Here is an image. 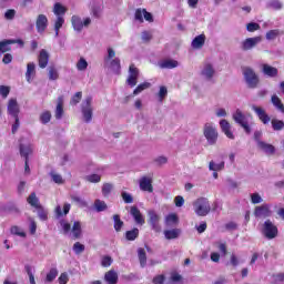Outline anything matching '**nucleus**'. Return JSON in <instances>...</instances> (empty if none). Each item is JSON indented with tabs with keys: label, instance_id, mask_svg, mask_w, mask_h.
Here are the masks:
<instances>
[{
	"label": "nucleus",
	"instance_id": "f257e3e1",
	"mask_svg": "<svg viewBox=\"0 0 284 284\" xmlns=\"http://www.w3.org/2000/svg\"><path fill=\"white\" fill-rule=\"evenodd\" d=\"M243 77L247 84V88L251 90H256L258 88V83H261V79L258 78V74L254 71V69L246 67L243 69Z\"/></svg>",
	"mask_w": 284,
	"mask_h": 284
},
{
	"label": "nucleus",
	"instance_id": "f03ea898",
	"mask_svg": "<svg viewBox=\"0 0 284 284\" xmlns=\"http://www.w3.org/2000/svg\"><path fill=\"white\" fill-rule=\"evenodd\" d=\"M262 234L264 239L272 241L278 236V226H276L271 220H266L262 225Z\"/></svg>",
	"mask_w": 284,
	"mask_h": 284
},
{
	"label": "nucleus",
	"instance_id": "7ed1b4c3",
	"mask_svg": "<svg viewBox=\"0 0 284 284\" xmlns=\"http://www.w3.org/2000/svg\"><path fill=\"white\" fill-rule=\"evenodd\" d=\"M203 135L205 136L209 145H216L219 141V131L212 123H205L203 129Z\"/></svg>",
	"mask_w": 284,
	"mask_h": 284
},
{
	"label": "nucleus",
	"instance_id": "20e7f679",
	"mask_svg": "<svg viewBox=\"0 0 284 284\" xmlns=\"http://www.w3.org/2000/svg\"><path fill=\"white\" fill-rule=\"evenodd\" d=\"M194 210L197 216H207L210 214V201L205 197H200L194 202Z\"/></svg>",
	"mask_w": 284,
	"mask_h": 284
},
{
	"label": "nucleus",
	"instance_id": "39448f33",
	"mask_svg": "<svg viewBox=\"0 0 284 284\" xmlns=\"http://www.w3.org/2000/svg\"><path fill=\"white\" fill-rule=\"evenodd\" d=\"M233 120L235 121V123H237V125H241V128H243L246 134H252V126H250V122H247V116L243 114V111L237 109L233 113Z\"/></svg>",
	"mask_w": 284,
	"mask_h": 284
},
{
	"label": "nucleus",
	"instance_id": "423d86ee",
	"mask_svg": "<svg viewBox=\"0 0 284 284\" xmlns=\"http://www.w3.org/2000/svg\"><path fill=\"white\" fill-rule=\"evenodd\" d=\"M253 214L255 219H270L272 216V205L264 203L255 206Z\"/></svg>",
	"mask_w": 284,
	"mask_h": 284
},
{
	"label": "nucleus",
	"instance_id": "0eeeda50",
	"mask_svg": "<svg viewBox=\"0 0 284 284\" xmlns=\"http://www.w3.org/2000/svg\"><path fill=\"white\" fill-rule=\"evenodd\" d=\"M81 111L85 123L92 121V97H87L81 104Z\"/></svg>",
	"mask_w": 284,
	"mask_h": 284
},
{
	"label": "nucleus",
	"instance_id": "6e6552de",
	"mask_svg": "<svg viewBox=\"0 0 284 284\" xmlns=\"http://www.w3.org/2000/svg\"><path fill=\"white\" fill-rule=\"evenodd\" d=\"M148 216V223L151 225V230H154L159 234L161 232V216L156 214V211L154 210H150Z\"/></svg>",
	"mask_w": 284,
	"mask_h": 284
},
{
	"label": "nucleus",
	"instance_id": "1a4fd4ad",
	"mask_svg": "<svg viewBox=\"0 0 284 284\" xmlns=\"http://www.w3.org/2000/svg\"><path fill=\"white\" fill-rule=\"evenodd\" d=\"M139 68L134 64H130L129 77L126 79V84L130 85V88L136 87V83H139Z\"/></svg>",
	"mask_w": 284,
	"mask_h": 284
},
{
	"label": "nucleus",
	"instance_id": "9d476101",
	"mask_svg": "<svg viewBox=\"0 0 284 284\" xmlns=\"http://www.w3.org/2000/svg\"><path fill=\"white\" fill-rule=\"evenodd\" d=\"M261 41H263V37L261 36L247 38L242 42V50L244 52H247L248 50L256 48V44L261 43Z\"/></svg>",
	"mask_w": 284,
	"mask_h": 284
},
{
	"label": "nucleus",
	"instance_id": "9b49d317",
	"mask_svg": "<svg viewBox=\"0 0 284 284\" xmlns=\"http://www.w3.org/2000/svg\"><path fill=\"white\" fill-rule=\"evenodd\" d=\"M37 32L43 34V31L48 29V17L45 14H39L36 20Z\"/></svg>",
	"mask_w": 284,
	"mask_h": 284
},
{
	"label": "nucleus",
	"instance_id": "f8f14e48",
	"mask_svg": "<svg viewBox=\"0 0 284 284\" xmlns=\"http://www.w3.org/2000/svg\"><path fill=\"white\" fill-rule=\"evenodd\" d=\"M50 61V53L45 49L40 50V53L38 55V65L42 70H45L48 68V63Z\"/></svg>",
	"mask_w": 284,
	"mask_h": 284
},
{
	"label": "nucleus",
	"instance_id": "ddd939ff",
	"mask_svg": "<svg viewBox=\"0 0 284 284\" xmlns=\"http://www.w3.org/2000/svg\"><path fill=\"white\" fill-rule=\"evenodd\" d=\"M140 190H142V192L149 193L154 192V186L152 185V178L142 176L140 179Z\"/></svg>",
	"mask_w": 284,
	"mask_h": 284
},
{
	"label": "nucleus",
	"instance_id": "4468645a",
	"mask_svg": "<svg viewBox=\"0 0 284 284\" xmlns=\"http://www.w3.org/2000/svg\"><path fill=\"white\" fill-rule=\"evenodd\" d=\"M252 110L255 112V114L257 115L260 121H262V123H264V125H267V123H270L271 119H270V115H267V113L265 112V109H263L261 106L253 105Z\"/></svg>",
	"mask_w": 284,
	"mask_h": 284
},
{
	"label": "nucleus",
	"instance_id": "2eb2a0df",
	"mask_svg": "<svg viewBox=\"0 0 284 284\" xmlns=\"http://www.w3.org/2000/svg\"><path fill=\"white\" fill-rule=\"evenodd\" d=\"M130 214L131 216H133L138 225H145V217H143V214L141 213V210H139V207L131 206Z\"/></svg>",
	"mask_w": 284,
	"mask_h": 284
},
{
	"label": "nucleus",
	"instance_id": "dca6fc26",
	"mask_svg": "<svg viewBox=\"0 0 284 284\" xmlns=\"http://www.w3.org/2000/svg\"><path fill=\"white\" fill-rule=\"evenodd\" d=\"M220 128L227 139L234 140V133H232V125L227 120L220 121Z\"/></svg>",
	"mask_w": 284,
	"mask_h": 284
},
{
	"label": "nucleus",
	"instance_id": "f3484780",
	"mask_svg": "<svg viewBox=\"0 0 284 284\" xmlns=\"http://www.w3.org/2000/svg\"><path fill=\"white\" fill-rule=\"evenodd\" d=\"M8 113L13 116V119H17V116H19V103H17L16 99L9 100Z\"/></svg>",
	"mask_w": 284,
	"mask_h": 284
},
{
	"label": "nucleus",
	"instance_id": "a211bd4d",
	"mask_svg": "<svg viewBox=\"0 0 284 284\" xmlns=\"http://www.w3.org/2000/svg\"><path fill=\"white\" fill-rule=\"evenodd\" d=\"M20 156L24 159V161H30V154H32V144H20Z\"/></svg>",
	"mask_w": 284,
	"mask_h": 284
},
{
	"label": "nucleus",
	"instance_id": "6ab92c4d",
	"mask_svg": "<svg viewBox=\"0 0 284 284\" xmlns=\"http://www.w3.org/2000/svg\"><path fill=\"white\" fill-rule=\"evenodd\" d=\"M33 77H37V65L34 62H29L27 64V72H26V79L28 83L32 82Z\"/></svg>",
	"mask_w": 284,
	"mask_h": 284
},
{
	"label": "nucleus",
	"instance_id": "aec40b11",
	"mask_svg": "<svg viewBox=\"0 0 284 284\" xmlns=\"http://www.w3.org/2000/svg\"><path fill=\"white\" fill-rule=\"evenodd\" d=\"M164 225L166 227H174L179 225V215H176V213H170L166 215L164 219Z\"/></svg>",
	"mask_w": 284,
	"mask_h": 284
},
{
	"label": "nucleus",
	"instance_id": "412c9836",
	"mask_svg": "<svg viewBox=\"0 0 284 284\" xmlns=\"http://www.w3.org/2000/svg\"><path fill=\"white\" fill-rule=\"evenodd\" d=\"M192 48L194 50H201V48H203V45H205V34H200L197 37H195L191 43Z\"/></svg>",
	"mask_w": 284,
	"mask_h": 284
},
{
	"label": "nucleus",
	"instance_id": "4be33fe9",
	"mask_svg": "<svg viewBox=\"0 0 284 284\" xmlns=\"http://www.w3.org/2000/svg\"><path fill=\"white\" fill-rule=\"evenodd\" d=\"M104 281L108 282V284H118L119 283V274L116 271H108L104 275Z\"/></svg>",
	"mask_w": 284,
	"mask_h": 284
},
{
	"label": "nucleus",
	"instance_id": "5701e85b",
	"mask_svg": "<svg viewBox=\"0 0 284 284\" xmlns=\"http://www.w3.org/2000/svg\"><path fill=\"white\" fill-rule=\"evenodd\" d=\"M63 95H60L58 98V104H57V108H55V119L59 121L61 119H63Z\"/></svg>",
	"mask_w": 284,
	"mask_h": 284
},
{
	"label": "nucleus",
	"instance_id": "b1692460",
	"mask_svg": "<svg viewBox=\"0 0 284 284\" xmlns=\"http://www.w3.org/2000/svg\"><path fill=\"white\" fill-rule=\"evenodd\" d=\"M257 148H260V150L265 152V154H274L276 152V148H274V145L265 143L263 141H258Z\"/></svg>",
	"mask_w": 284,
	"mask_h": 284
},
{
	"label": "nucleus",
	"instance_id": "393cba45",
	"mask_svg": "<svg viewBox=\"0 0 284 284\" xmlns=\"http://www.w3.org/2000/svg\"><path fill=\"white\" fill-rule=\"evenodd\" d=\"M12 43H17L14 40H3L0 41V54H6V52H10L12 50Z\"/></svg>",
	"mask_w": 284,
	"mask_h": 284
},
{
	"label": "nucleus",
	"instance_id": "a878e982",
	"mask_svg": "<svg viewBox=\"0 0 284 284\" xmlns=\"http://www.w3.org/2000/svg\"><path fill=\"white\" fill-rule=\"evenodd\" d=\"M164 236L168 241H172V240L179 239V236H181V231H180V229L165 230Z\"/></svg>",
	"mask_w": 284,
	"mask_h": 284
},
{
	"label": "nucleus",
	"instance_id": "bb28decb",
	"mask_svg": "<svg viewBox=\"0 0 284 284\" xmlns=\"http://www.w3.org/2000/svg\"><path fill=\"white\" fill-rule=\"evenodd\" d=\"M271 103L274 105V108H276V110H278V112H282V114H284V104L283 101H281V98H278V95H272Z\"/></svg>",
	"mask_w": 284,
	"mask_h": 284
},
{
	"label": "nucleus",
	"instance_id": "cd10ccee",
	"mask_svg": "<svg viewBox=\"0 0 284 284\" xmlns=\"http://www.w3.org/2000/svg\"><path fill=\"white\" fill-rule=\"evenodd\" d=\"M263 73L266 74V77H278V69L270 64H263Z\"/></svg>",
	"mask_w": 284,
	"mask_h": 284
},
{
	"label": "nucleus",
	"instance_id": "c85d7f7f",
	"mask_svg": "<svg viewBox=\"0 0 284 284\" xmlns=\"http://www.w3.org/2000/svg\"><path fill=\"white\" fill-rule=\"evenodd\" d=\"M138 258L140 261L141 267H145V265H148V254L145 253V248H138Z\"/></svg>",
	"mask_w": 284,
	"mask_h": 284
},
{
	"label": "nucleus",
	"instance_id": "c756f323",
	"mask_svg": "<svg viewBox=\"0 0 284 284\" xmlns=\"http://www.w3.org/2000/svg\"><path fill=\"white\" fill-rule=\"evenodd\" d=\"M266 8L268 10H275V11L283 10V3L281 0H270L266 3Z\"/></svg>",
	"mask_w": 284,
	"mask_h": 284
},
{
	"label": "nucleus",
	"instance_id": "7c9ffc66",
	"mask_svg": "<svg viewBox=\"0 0 284 284\" xmlns=\"http://www.w3.org/2000/svg\"><path fill=\"white\" fill-rule=\"evenodd\" d=\"M27 203H29V205H31V207H41V203H39V197H37V193L32 192L28 199H27Z\"/></svg>",
	"mask_w": 284,
	"mask_h": 284
},
{
	"label": "nucleus",
	"instance_id": "2f4dec72",
	"mask_svg": "<svg viewBox=\"0 0 284 284\" xmlns=\"http://www.w3.org/2000/svg\"><path fill=\"white\" fill-rule=\"evenodd\" d=\"M71 23L78 32H81L83 30V21L78 16H72Z\"/></svg>",
	"mask_w": 284,
	"mask_h": 284
},
{
	"label": "nucleus",
	"instance_id": "473e14b6",
	"mask_svg": "<svg viewBox=\"0 0 284 284\" xmlns=\"http://www.w3.org/2000/svg\"><path fill=\"white\" fill-rule=\"evenodd\" d=\"M139 229L134 227L131 231H126L125 232V240L126 241H136V239H139Z\"/></svg>",
	"mask_w": 284,
	"mask_h": 284
},
{
	"label": "nucleus",
	"instance_id": "72a5a7b5",
	"mask_svg": "<svg viewBox=\"0 0 284 284\" xmlns=\"http://www.w3.org/2000/svg\"><path fill=\"white\" fill-rule=\"evenodd\" d=\"M57 276H59V270H57V267H52L47 273L44 281H45V283H52L54 281V278H57Z\"/></svg>",
	"mask_w": 284,
	"mask_h": 284
},
{
	"label": "nucleus",
	"instance_id": "f704fd0d",
	"mask_svg": "<svg viewBox=\"0 0 284 284\" xmlns=\"http://www.w3.org/2000/svg\"><path fill=\"white\" fill-rule=\"evenodd\" d=\"M152 88V83L150 82H143L140 83L134 90H133V97H136V94H141L144 90H148Z\"/></svg>",
	"mask_w": 284,
	"mask_h": 284
},
{
	"label": "nucleus",
	"instance_id": "c9c22d12",
	"mask_svg": "<svg viewBox=\"0 0 284 284\" xmlns=\"http://www.w3.org/2000/svg\"><path fill=\"white\" fill-rule=\"evenodd\" d=\"M202 75L206 77V79H212V77H214V67L210 63L205 64L202 70Z\"/></svg>",
	"mask_w": 284,
	"mask_h": 284
},
{
	"label": "nucleus",
	"instance_id": "e433bc0d",
	"mask_svg": "<svg viewBox=\"0 0 284 284\" xmlns=\"http://www.w3.org/2000/svg\"><path fill=\"white\" fill-rule=\"evenodd\" d=\"M271 125L274 130V132H281V130H284V121L278 119H273L271 121Z\"/></svg>",
	"mask_w": 284,
	"mask_h": 284
},
{
	"label": "nucleus",
	"instance_id": "4c0bfd02",
	"mask_svg": "<svg viewBox=\"0 0 284 284\" xmlns=\"http://www.w3.org/2000/svg\"><path fill=\"white\" fill-rule=\"evenodd\" d=\"M161 68H166L168 70H172L174 68H179V61H176V60H164L161 63Z\"/></svg>",
	"mask_w": 284,
	"mask_h": 284
},
{
	"label": "nucleus",
	"instance_id": "58836bf2",
	"mask_svg": "<svg viewBox=\"0 0 284 284\" xmlns=\"http://www.w3.org/2000/svg\"><path fill=\"white\" fill-rule=\"evenodd\" d=\"M82 99H83V92L81 91L75 92L70 100V105H79Z\"/></svg>",
	"mask_w": 284,
	"mask_h": 284
},
{
	"label": "nucleus",
	"instance_id": "ea45409f",
	"mask_svg": "<svg viewBox=\"0 0 284 284\" xmlns=\"http://www.w3.org/2000/svg\"><path fill=\"white\" fill-rule=\"evenodd\" d=\"M72 234H73V239H79L81 236V234H82L81 222L77 221L73 223Z\"/></svg>",
	"mask_w": 284,
	"mask_h": 284
},
{
	"label": "nucleus",
	"instance_id": "a19ab883",
	"mask_svg": "<svg viewBox=\"0 0 284 284\" xmlns=\"http://www.w3.org/2000/svg\"><path fill=\"white\" fill-rule=\"evenodd\" d=\"M113 221H114L115 232H121V230L123 229V221L121 220V215L114 214L113 215Z\"/></svg>",
	"mask_w": 284,
	"mask_h": 284
},
{
	"label": "nucleus",
	"instance_id": "79ce46f5",
	"mask_svg": "<svg viewBox=\"0 0 284 284\" xmlns=\"http://www.w3.org/2000/svg\"><path fill=\"white\" fill-rule=\"evenodd\" d=\"M40 121L43 125H47V123H50L52 121V112L44 111L40 114Z\"/></svg>",
	"mask_w": 284,
	"mask_h": 284
},
{
	"label": "nucleus",
	"instance_id": "37998d69",
	"mask_svg": "<svg viewBox=\"0 0 284 284\" xmlns=\"http://www.w3.org/2000/svg\"><path fill=\"white\" fill-rule=\"evenodd\" d=\"M65 23V19L63 17L58 16L55 23H54V30H55V37H59V30L63 28V24Z\"/></svg>",
	"mask_w": 284,
	"mask_h": 284
},
{
	"label": "nucleus",
	"instance_id": "c03bdc74",
	"mask_svg": "<svg viewBox=\"0 0 284 284\" xmlns=\"http://www.w3.org/2000/svg\"><path fill=\"white\" fill-rule=\"evenodd\" d=\"M110 68L113 69L118 74L121 72V59L115 58L110 61Z\"/></svg>",
	"mask_w": 284,
	"mask_h": 284
},
{
	"label": "nucleus",
	"instance_id": "a18cd8bd",
	"mask_svg": "<svg viewBox=\"0 0 284 284\" xmlns=\"http://www.w3.org/2000/svg\"><path fill=\"white\" fill-rule=\"evenodd\" d=\"M68 11V9H65V7H63L61 3H55L54 8H53V12L54 14H57V17H61V14H65V12Z\"/></svg>",
	"mask_w": 284,
	"mask_h": 284
},
{
	"label": "nucleus",
	"instance_id": "49530a36",
	"mask_svg": "<svg viewBox=\"0 0 284 284\" xmlns=\"http://www.w3.org/2000/svg\"><path fill=\"white\" fill-rule=\"evenodd\" d=\"M94 207H95L97 212H105V210H108V204H105V202H103L101 200H95Z\"/></svg>",
	"mask_w": 284,
	"mask_h": 284
},
{
	"label": "nucleus",
	"instance_id": "de8ad7c7",
	"mask_svg": "<svg viewBox=\"0 0 284 284\" xmlns=\"http://www.w3.org/2000/svg\"><path fill=\"white\" fill-rule=\"evenodd\" d=\"M10 233L14 236H21L22 239H26V232L21 231V229L17 225L11 226Z\"/></svg>",
	"mask_w": 284,
	"mask_h": 284
},
{
	"label": "nucleus",
	"instance_id": "09e8293b",
	"mask_svg": "<svg viewBox=\"0 0 284 284\" xmlns=\"http://www.w3.org/2000/svg\"><path fill=\"white\" fill-rule=\"evenodd\" d=\"M77 70L80 72H83V70H88V61L85 58H80V60L77 63Z\"/></svg>",
	"mask_w": 284,
	"mask_h": 284
},
{
	"label": "nucleus",
	"instance_id": "8fccbe9b",
	"mask_svg": "<svg viewBox=\"0 0 284 284\" xmlns=\"http://www.w3.org/2000/svg\"><path fill=\"white\" fill-rule=\"evenodd\" d=\"M36 210H38V216L40 221H48V211H45L42 205H40V207H37Z\"/></svg>",
	"mask_w": 284,
	"mask_h": 284
},
{
	"label": "nucleus",
	"instance_id": "3c124183",
	"mask_svg": "<svg viewBox=\"0 0 284 284\" xmlns=\"http://www.w3.org/2000/svg\"><path fill=\"white\" fill-rule=\"evenodd\" d=\"M24 270L29 276V283L30 284H37V281H34V274L32 273V266H30L29 264H27L24 266Z\"/></svg>",
	"mask_w": 284,
	"mask_h": 284
},
{
	"label": "nucleus",
	"instance_id": "603ef678",
	"mask_svg": "<svg viewBox=\"0 0 284 284\" xmlns=\"http://www.w3.org/2000/svg\"><path fill=\"white\" fill-rule=\"evenodd\" d=\"M50 176H51L52 181L55 182L58 185H63V183H64L63 176H61L60 174H57L54 172H51Z\"/></svg>",
	"mask_w": 284,
	"mask_h": 284
},
{
	"label": "nucleus",
	"instance_id": "864d4df0",
	"mask_svg": "<svg viewBox=\"0 0 284 284\" xmlns=\"http://www.w3.org/2000/svg\"><path fill=\"white\" fill-rule=\"evenodd\" d=\"M73 251L75 254H83V252H85V245L81 244L80 242H75L73 244Z\"/></svg>",
	"mask_w": 284,
	"mask_h": 284
},
{
	"label": "nucleus",
	"instance_id": "5fc2aeb1",
	"mask_svg": "<svg viewBox=\"0 0 284 284\" xmlns=\"http://www.w3.org/2000/svg\"><path fill=\"white\" fill-rule=\"evenodd\" d=\"M278 34H280L278 29L270 30L266 32V39L267 41H274V39H276Z\"/></svg>",
	"mask_w": 284,
	"mask_h": 284
},
{
	"label": "nucleus",
	"instance_id": "6e6d98bb",
	"mask_svg": "<svg viewBox=\"0 0 284 284\" xmlns=\"http://www.w3.org/2000/svg\"><path fill=\"white\" fill-rule=\"evenodd\" d=\"M71 201L77 203V205H81V207H85V205H88V203L78 195H71Z\"/></svg>",
	"mask_w": 284,
	"mask_h": 284
},
{
	"label": "nucleus",
	"instance_id": "4d7b16f0",
	"mask_svg": "<svg viewBox=\"0 0 284 284\" xmlns=\"http://www.w3.org/2000/svg\"><path fill=\"white\" fill-rule=\"evenodd\" d=\"M112 256L110 255H104L101 260V265L102 267H110V265H112Z\"/></svg>",
	"mask_w": 284,
	"mask_h": 284
},
{
	"label": "nucleus",
	"instance_id": "13d9d810",
	"mask_svg": "<svg viewBox=\"0 0 284 284\" xmlns=\"http://www.w3.org/2000/svg\"><path fill=\"white\" fill-rule=\"evenodd\" d=\"M49 79L50 81H57L59 79V72L54 67L49 68Z\"/></svg>",
	"mask_w": 284,
	"mask_h": 284
},
{
	"label": "nucleus",
	"instance_id": "bf43d9fd",
	"mask_svg": "<svg viewBox=\"0 0 284 284\" xmlns=\"http://www.w3.org/2000/svg\"><path fill=\"white\" fill-rule=\"evenodd\" d=\"M247 32H256V30H261V24L256 22H251L246 24Z\"/></svg>",
	"mask_w": 284,
	"mask_h": 284
},
{
	"label": "nucleus",
	"instance_id": "052dcab7",
	"mask_svg": "<svg viewBox=\"0 0 284 284\" xmlns=\"http://www.w3.org/2000/svg\"><path fill=\"white\" fill-rule=\"evenodd\" d=\"M251 202L253 205H258V203H263V197L258 193H253L251 194Z\"/></svg>",
	"mask_w": 284,
	"mask_h": 284
},
{
	"label": "nucleus",
	"instance_id": "680f3d73",
	"mask_svg": "<svg viewBox=\"0 0 284 284\" xmlns=\"http://www.w3.org/2000/svg\"><path fill=\"white\" fill-rule=\"evenodd\" d=\"M143 16H144L143 9L139 8L135 10V13H134L135 21H139V23H143Z\"/></svg>",
	"mask_w": 284,
	"mask_h": 284
},
{
	"label": "nucleus",
	"instance_id": "e2e57ef3",
	"mask_svg": "<svg viewBox=\"0 0 284 284\" xmlns=\"http://www.w3.org/2000/svg\"><path fill=\"white\" fill-rule=\"evenodd\" d=\"M14 17H17V11L14 9H8L4 13V19H7V21H12Z\"/></svg>",
	"mask_w": 284,
	"mask_h": 284
},
{
	"label": "nucleus",
	"instance_id": "0e129e2a",
	"mask_svg": "<svg viewBox=\"0 0 284 284\" xmlns=\"http://www.w3.org/2000/svg\"><path fill=\"white\" fill-rule=\"evenodd\" d=\"M85 179H87V181H89V183H100L101 182V175H99V174H91V175H88Z\"/></svg>",
	"mask_w": 284,
	"mask_h": 284
},
{
	"label": "nucleus",
	"instance_id": "69168bd1",
	"mask_svg": "<svg viewBox=\"0 0 284 284\" xmlns=\"http://www.w3.org/2000/svg\"><path fill=\"white\" fill-rule=\"evenodd\" d=\"M59 284H68L70 282V276H68V274L61 273L59 278H58Z\"/></svg>",
	"mask_w": 284,
	"mask_h": 284
},
{
	"label": "nucleus",
	"instance_id": "338daca9",
	"mask_svg": "<svg viewBox=\"0 0 284 284\" xmlns=\"http://www.w3.org/2000/svg\"><path fill=\"white\" fill-rule=\"evenodd\" d=\"M110 192H112V184H110V183L103 184V186H102L103 196H109Z\"/></svg>",
	"mask_w": 284,
	"mask_h": 284
},
{
	"label": "nucleus",
	"instance_id": "774afa93",
	"mask_svg": "<svg viewBox=\"0 0 284 284\" xmlns=\"http://www.w3.org/2000/svg\"><path fill=\"white\" fill-rule=\"evenodd\" d=\"M153 284H165V275L161 274V275H156L153 277L152 280Z\"/></svg>",
	"mask_w": 284,
	"mask_h": 284
}]
</instances>
